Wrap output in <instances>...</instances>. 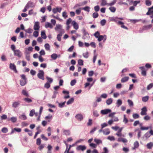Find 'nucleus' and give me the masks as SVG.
<instances>
[{
  "label": "nucleus",
  "instance_id": "f257e3e1",
  "mask_svg": "<svg viewBox=\"0 0 153 153\" xmlns=\"http://www.w3.org/2000/svg\"><path fill=\"white\" fill-rule=\"evenodd\" d=\"M44 72L43 71L40 70L38 74H37V76L39 78L44 80Z\"/></svg>",
  "mask_w": 153,
  "mask_h": 153
},
{
  "label": "nucleus",
  "instance_id": "f03ea898",
  "mask_svg": "<svg viewBox=\"0 0 153 153\" xmlns=\"http://www.w3.org/2000/svg\"><path fill=\"white\" fill-rule=\"evenodd\" d=\"M14 53V55L16 56L19 57H21L22 56V53L21 51L18 49H16L13 51Z\"/></svg>",
  "mask_w": 153,
  "mask_h": 153
},
{
  "label": "nucleus",
  "instance_id": "7ed1b4c3",
  "mask_svg": "<svg viewBox=\"0 0 153 153\" xmlns=\"http://www.w3.org/2000/svg\"><path fill=\"white\" fill-rule=\"evenodd\" d=\"M10 68L11 70L14 71L15 73H17V71L16 69V66L14 64L10 63Z\"/></svg>",
  "mask_w": 153,
  "mask_h": 153
},
{
  "label": "nucleus",
  "instance_id": "20e7f679",
  "mask_svg": "<svg viewBox=\"0 0 153 153\" xmlns=\"http://www.w3.org/2000/svg\"><path fill=\"white\" fill-rule=\"evenodd\" d=\"M62 10V8L61 7H56V8H54L52 10V11L53 13H56L57 12L60 13Z\"/></svg>",
  "mask_w": 153,
  "mask_h": 153
},
{
  "label": "nucleus",
  "instance_id": "39448f33",
  "mask_svg": "<svg viewBox=\"0 0 153 153\" xmlns=\"http://www.w3.org/2000/svg\"><path fill=\"white\" fill-rule=\"evenodd\" d=\"M86 149V148L85 146H82V145H80L79 146H78L77 148H76V149L77 150H81L82 151H84L85 150V149Z\"/></svg>",
  "mask_w": 153,
  "mask_h": 153
},
{
  "label": "nucleus",
  "instance_id": "423d86ee",
  "mask_svg": "<svg viewBox=\"0 0 153 153\" xmlns=\"http://www.w3.org/2000/svg\"><path fill=\"white\" fill-rule=\"evenodd\" d=\"M72 25H73L74 28V29H76V30H77L79 28V25L75 21H73L72 22Z\"/></svg>",
  "mask_w": 153,
  "mask_h": 153
},
{
  "label": "nucleus",
  "instance_id": "0eeeda50",
  "mask_svg": "<svg viewBox=\"0 0 153 153\" xmlns=\"http://www.w3.org/2000/svg\"><path fill=\"white\" fill-rule=\"evenodd\" d=\"M147 110L146 107H144L141 109V114L142 115H146L147 114Z\"/></svg>",
  "mask_w": 153,
  "mask_h": 153
},
{
  "label": "nucleus",
  "instance_id": "6e6552de",
  "mask_svg": "<svg viewBox=\"0 0 153 153\" xmlns=\"http://www.w3.org/2000/svg\"><path fill=\"white\" fill-rule=\"evenodd\" d=\"M151 14H153V5L151 7L149 8L148 11L146 13V15L148 16Z\"/></svg>",
  "mask_w": 153,
  "mask_h": 153
},
{
  "label": "nucleus",
  "instance_id": "1a4fd4ad",
  "mask_svg": "<svg viewBox=\"0 0 153 153\" xmlns=\"http://www.w3.org/2000/svg\"><path fill=\"white\" fill-rule=\"evenodd\" d=\"M39 22H36L34 26H33V29L35 30H39Z\"/></svg>",
  "mask_w": 153,
  "mask_h": 153
},
{
  "label": "nucleus",
  "instance_id": "9d476101",
  "mask_svg": "<svg viewBox=\"0 0 153 153\" xmlns=\"http://www.w3.org/2000/svg\"><path fill=\"white\" fill-rule=\"evenodd\" d=\"M123 129V128H119V129L118 130V131H117V133L116 134V135L118 137H124V135L122 134L121 133V131Z\"/></svg>",
  "mask_w": 153,
  "mask_h": 153
},
{
  "label": "nucleus",
  "instance_id": "9b49d317",
  "mask_svg": "<svg viewBox=\"0 0 153 153\" xmlns=\"http://www.w3.org/2000/svg\"><path fill=\"white\" fill-rule=\"evenodd\" d=\"M111 110L109 109H106L104 110H101V114H106L108 113H110Z\"/></svg>",
  "mask_w": 153,
  "mask_h": 153
},
{
  "label": "nucleus",
  "instance_id": "f8f14e48",
  "mask_svg": "<svg viewBox=\"0 0 153 153\" xmlns=\"http://www.w3.org/2000/svg\"><path fill=\"white\" fill-rule=\"evenodd\" d=\"M75 117L78 120L81 121L82 120L83 117L82 114H77L75 116Z\"/></svg>",
  "mask_w": 153,
  "mask_h": 153
},
{
  "label": "nucleus",
  "instance_id": "ddd939ff",
  "mask_svg": "<svg viewBox=\"0 0 153 153\" xmlns=\"http://www.w3.org/2000/svg\"><path fill=\"white\" fill-rule=\"evenodd\" d=\"M97 38H98V41L100 42L104 39V42L106 39V36L105 35H104V36L103 35H100Z\"/></svg>",
  "mask_w": 153,
  "mask_h": 153
},
{
  "label": "nucleus",
  "instance_id": "4468645a",
  "mask_svg": "<svg viewBox=\"0 0 153 153\" xmlns=\"http://www.w3.org/2000/svg\"><path fill=\"white\" fill-rule=\"evenodd\" d=\"M109 20L110 22H114L116 23L118 21V17H110Z\"/></svg>",
  "mask_w": 153,
  "mask_h": 153
},
{
  "label": "nucleus",
  "instance_id": "2eb2a0df",
  "mask_svg": "<svg viewBox=\"0 0 153 153\" xmlns=\"http://www.w3.org/2000/svg\"><path fill=\"white\" fill-rule=\"evenodd\" d=\"M53 116L51 114H49L48 116H46L45 118V119L48 120V121L50 122Z\"/></svg>",
  "mask_w": 153,
  "mask_h": 153
},
{
  "label": "nucleus",
  "instance_id": "dca6fc26",
  "mask_svg": "<svg viewBox=\"0 0 153 153\" xmlns=\"http://www.w3.org/2000/svg\"><path fill=\"white\" fill-rule=\"evenodd\" d=\"M20 104V102L17 101V102H15L12 104V107L14 108H16Z\"/></svg>",
  "mask_w": 153,
  "mask_h": 153
},
{
  "label": "nucleus",
  "instance_id": "f3484780",
  "mask_svg": "<svg viewBox=\"0 0 153 153\" xmlns=\"http://www.w3.org/2000/svg\"><path fill=\"white\" fill-rule=\"evenodd\" d=\"M133 145H134V147L132 148L133 150H135L136 148H138L139 146V143L137 141L134 142V144Z\"/></svg>",
  "mask_w": 153,
  "mask_h": 153
},
{
  "label": "nucleus",
  "instance_id": "a211bd4d",
  "mask_svg": "<svg viewBox=\"0 0 153 153\" xmlns=\"http://www.w3.org/2000/svg\"><path fill=\"white\" fill-rule=\"evenodd\" d=\"M45 27L46 28L49 27L50 28H52L53 27V26L51 25V23L48 22H46L45 25Z\"/></svg>",
  "mask_w": 153,
  "mask_h": 153
},
{
  "label": "nucleus",
  "instance_id": "6ab92c4d",
  "mask_svg": "<svg viewBox=\"0 0 153 153\" xmlns=\"http://www.w3.org/2000/svg\"><path fill=\"white\" fill-rule=\"evenodd\" d=\"M103 134L105 135H108L110 133V131L109 128H107L103 131Z\"/></svg>",
  "mask_w": 153,
  "mask_h": 153
},
{
  "label": "nucleus",
  "instance_id": "aec40b11",
  "mask_svg": "<svg viewBox=\"0 0 153 153\" xmlns=\"http://www.w3.org/2000/svg\"><path fill=\"white\" fill-rule=\"evenodd\" d=\"M129 79L128 76L124 77L123 78H122L121 79V82L122 83H124L126 81H128Z\"/></svg>",
  "mask_w": 153,
  "mask_h": 153
},
{
  "label": "nucleus",
  "instance_id": "412c9836",
  "mask_svg": "<svg viewBox=\"0 0 153 153\" xmlns=\"http://www.w3.org/2000/svg\"><path fill=\"white\" fill-rule=\"evenodd\" d=\"M19 118L22 120H25L27 119V117L25 114H22L19 116Z\"/></svg>",
  "mask_w": 153,
  "mask_h": 153
},
{
  "label": "nucleus",
  "instance_id": "4be33fe9",
  "mask_svg": "<svg viewBox=\"0 0 153 153\" xmlns=\"http://www.w3.org/2000/svg\"><path fill=\"white\" fill-rule=\"evenodd\" d=\"M41 36L42 38L44 39H46V35L45 33V31H42L41 33Z\"/></svg>",
  "mask_w": 153,
  "mask_h": 153
},
{
  "label": "nucleus",
  "instance_id": "5701e85b",
  "mask_svg": "<svg viewBox=\"0 0 153 153\" xmlns=\"http://www.w3.org/2000/svg\"><path fill=\"white\" fill-rule=\"evenodd\" d=\"M152 146H153V143L150 142L148 143H147L146 145L147 148L149 149H151Z\"/></svg>",
  "mask_w": 153,
  "mask_h": 153
},
{
  "label": "nucleus",
  "instance_id": "b1692460",
  "mask_svg": "<svg viewBox=\"0 0 153 153\" xmlns=\"http://www.w3.org/2000/svg\"><path fill=\"white\" fill-rule=\"evenodd\" d=\"M26 84V80H22L20 81V84L22 86H23Z\"/></svg>",
  "mask_w": 153,
  "mask_h": 153
},
{
  "label": "nucleus",
  "instance_id": "393cba45",
  "mask_svg": "<svg viewBox=\"0 0 153 153\" xmlns=\"http://www.w3.org/2000/svg\"><path fill=\"white\" fill-rule=\"evenodd\" d=\"M94 142L96 143L97 144H102V140L98 139H97L95 138L94 139Z\"/></svg>",
  "mask_w": 153,
  "mask_h": 153
},
{
  "label": "nucleus",
  "instance_id": "a878e982",
  "mask_svg": "<svg viewBox=\"0 0 153 153\" xmlns=\"http://www.w3.org/2000/svg\"><path fill=\"white\" fill-rule=\"evenodd\" d=\"M22 94L25 96L26 97H28L29 95L28 94L27 92L25 90H23L22 91Z\"/></svg>",
  "mask_w": 153,
  "mask_h": 153
},
{
  "label": "nucleus",
  "instance_id": "bb28decb",
  "mask_svg": "<svg viewBox=\"0 0 153 153\" xmlns=\"http://www.w3.org/2000/svg\"><path fill=\"white\" fill-rule=\"evenodd\" d=\"M46 78L48 80V82L46 83H51L53 81V79L52 78H51L50 77H49L48 76H47Z\"/></svg>",
  "mask_w": 153,
  "mask_h": 153
},
{
  "label": "nucleus",
  "instance_id": "cd10ccee",
  "mask_svg": "<svg viewBox=\"0 0 153 153\" xmlns=\"http://www.w3.org/2000/svg\"><path fill=\"white\" fill-rule=\"evenodd\" d=\"M112 99L111 98H109L106 100V103L108 105L111 104L112 102Z\"/></svg>",
  "mask_w": 153,
  "mask_h": 153
},
{
  "label": "nucleus",
  "instance_id": "c85d7f7f",
  "mask_svg": "<svg viewBox=\"0 0 153 153\" xmlns=\"http://www.w3.org/2000/svg\"><path fill=\"white\" fill-rule=\"evenodd\" d=\"M149 99V96H145L142 98V101L143 102H146L148 101Z\"/></svg>",
  "mask_w": 153,
  "mask_h": 153
},
{
  "label": "nucleus",
  "instance_id": "c756f323",
  "mask_svg": "<svg viewBox=\"0 0 153 153\" xmlns=\"http://www.w3.org/2000/svg\"><path fill=\"white\" fill-rule=\"evenodd\" d=\"M44 46L45 49L47 51H49L50 50V46L48 43L45 44Z\"/></svg>",
  "mask_w": 153,
  "mask_h": 153
},
{
  "label": "nucleus",
  "instance_id": "7c9ffc66",
  "mask_svg": "<svg viewBox=\"0 0 153 153\" xmlns=\"http://www.w3.org/2000/svg\"><path fill=\"white\" fill-rule=\"evenodd\" d=\"M24 100L26 102H32V100L29 98H24Z\"/></svg>",
  "mask_w": 153,
  "mask_h": 153
},
{
  "label": "nucleus",
  "instance_id": "2f4dec72",
  "mask_svg": "<svg viewBox=\"0 0 153 153\" xmlns=\"http://www.w3.org/2000/svg\"><path fill=\"white\" fill-rule=\"evenodd\" d=\"M117 107H119V106L121 105L122 104V101L121 100L119 99L117 100Z\"/></svg>",
  "mask_w": 153,
  "mask_h": 153
},
{
  "label": "nucleus",
  "instance_id": "473e14b6",
  "mask_svg": "<svg viewBox=\"0 0 153 153\" xmlns=\"http://www.w3.org/2000/svg\"><path fill=\"white\" fill-rule=\"evenodd\" d=\"M74 101V99L73 98H71L69 99V100L67 102V105H69L72 102H73Z\"/></svg>",
  "mask_w": 153,
  "mask_h": 153
},
{
  "label": "nucleus",
  "instance_id": "72a5a7b5",
  "mask_svg": "<svg viewBox=\"0 0 153 153\" xmlns=\"http://www.w3.org/2000/svg\"><path fill=\"white\" fill-rule=\"evenodd\" d=\"M152 27V25H149L144 26L143 27V29L144 30H147L148 29H150Z\"/></svg>",
  "mask_w": 153,
  "mask_h": 153
},
{
  "label": "nucleus",
  "instance_id": "f704fd0d",
  "mask_svg": "<svg viewBox=\"0 0 153 153\" xmlns=\"http://www.w3.org/2000/svg\"><path fill=\"white\" fill-rule=\"evenodd\" d=\"M81 9L88 12H89L90 11V7L88 6H86L83 7Z\"/></svg>",
  "mask_w": 153,
  "mask_h": 153
},
{
  "label": "nucleus",
  "instance_id": "c9c22d12",
  "mask_svg": "<svg viewBox=\"0 0 153 153\" xmlns=\"http://www.w3.org/2000/svg\"><path fill=\"white\" fill-rule=\"evenodd\" d=\"M50 83L48 82H46L44 85V87L46 89H48L50 87Z\"/></svg>",
  "mask_w": 153,
  "mask_h": 153
},
{
  "label": "nucleus",
  "instance_id": "e433bc0d",
  "mask_svg": "<svg viewBox=\"0 0 153 153\" xmlns=\"http://www.w3.org/2000/svg\"><path fill=\"white\" fill-rule=\"evenodd\" d=\"M1 131L3 133H6L8 132V129L6 127H4L1 129Z\"/></svg>",
  "mask_w": 153,
  "mask_h": 153
},
{
  "label": "nucleus",
  "instance_id": "4c0bfd02",
  "mask_svg": "<svg viewBox=\"0 0 153 153\" xmlns=\"http://www.w3.org/2000/svg\"><path fill=\"white\" fill-rule=\"evenodd\" d=\"M62 16L65 19H66L68 17L66 12L64 11L62 13Z\"/></svg>",
  "mask_w": 153,
  "mask_h": 153
},
{
  "label": "nucleus",
  "instance_id": "58836bf2",
  "mask_svg": "<svg viewBox=\"0 0 153 153\" xmlns=\"http://www.w3.org/2000/svg\"><path fill=\"white\" fill-rule=\"evenodd\" d=\"M63 132L64 134L66 135H69L70 134V131L69 130H64Z\"/></svg>",
  "mask_w": 153,
  "mask_h": 153
},
{
  "label": "nucleus",
  "instance_id": "ea45409f",
  "mask_svg": "<svg viewBox=\"0 0 153 153\" xmlns=\"http://www.w3.org/2000/svg\"><path fill=\"white\" fill-rule=\"evenodd\" d=\"M10 120L13 123H15L16 122L17 118L15 117H12L10 118Z\"/></svg>",
  "mask_w": 153,
  "mask_h": 153
},
{
  "label": "nucleus",
  "instance_id": "a19ab883",
  "mask_svg": "<svg viewBox=\"0 0 153 153\" xmlns=\"http://www.w3.org/2000/svg\"><path fill=\"white\" fill-rule=\"evenodd\" d=\"M62 28V26L60 25H56V27H55V30H58L61 29Z\"/></svg>",
  "mask_w": 153,
  "mask_h": 153
},
{
  "label": "nucleus",
  "instance_id": "79ce46f5",
  "mask_svg": "<svg viewBox=\"0 0 153 153\" xmlns=\"http://www.w3.org/2000/svg\"><path fill=\"white\" fill-rule=\"evenodd\" d=\"M123 122L124 123H128V120L127 119L126 117V115L124 114L123 115Z\"/></svg>",
  "mask_w": 153,
  "mask_h": 153
},
{
  "label": "nucleus",
  "instance_id": "37998d69",
  "mask_svg": "<svg viewBox=\"0 0 153 153\" xmlns=\"http://www.w3.org/2000/svg\"><path fill=\"white\" fill-rule=\"evenodd\" d=\"M51 57L53 59H55L57 58V55L56 53H53L51 55Z\"/></svg>",
  "mask_w": 153,
  "mask_h": 153
},
{
  "label": "nucleus",
  "instance_id": "c03bdc74",
  "mask_svg": "<svg viewBox=\"0 0 153 153\" xmlns=\"http://www.w3.org/2000/svg\"><path fill=\"white\" fill-rule=\"evenodd\" d=\"M146 5L148 6H149L151 5V2L149 0H146Z\"/></svg>",
  "mask_w": 153,
  "mask_h": 153
},
{
  "label": "nucleus",
  "instance_id": "a18cd8bd",
  "mask_svg": "<svg viewBox=\"0 0 153 153\" xmlns=\"http://www.w3.org/2000/svg\"><path fill=\"white\" fill-rule=\"evenodd\" d=\"M133 117V118L134 119H137L138 118H139V115L137 114H133L132 115Z\"/></svg>",
  "mask_w": 153,
  "mask_h": 153
},
{
  "label": "nucleus",
  "instance_id": "49530a36",
  "mask_svg": "<svg viewBox=\"0 0 153 153\" xmlns=\"http://www.w3.org/2000/svg\"><path fill=\"white\" fill-rule=\"evenodd\" d=\"M107 4V1L105 0H102L101 4V6H105Z\"/></svg>",
  "mask_w": 153,
  "mask_h": 153
},
{
  "label": "nucleus",
  "instance_id": "de8ad7c7",
  "mask_svg": "<svg viewBox=\"0 0 153 153\" xmlns=\"http://www.w3.org/2000/svg\"><path fill=\"white\" fill-rule=\"evenodd\" d=\"M24 31L27 33H32L33 30L32 29H31L30 28H29L25 30Z\"/></svg>",
  "mask_w": 153,
  "mask_h": 153
},
{
  "label": "nucleus",
  "instance_id": "09e8293b",
  "mask_svg": "<svg viewBox=\"0 0 153 153\" xmlns=\"http://www.w3.org/2000/svg\"><path fill=\"white\" fill-rule=\"evenodd\" d=\"M111 12H112L113 13H114L116 11V8L114 7H110L109 8Z\"/></svg>",
  "mask_w": 153,
  "mask_h": 153
},
{
  "label": "nucleus",
  "instance_id": "8fccbe9b",
  "mask_svg": "<svg viewBox=\"0 0 153 153\" xmlns=\"http://www.w3.org/2000/svg\"><path fill=\"white\" fill-rule=\"evenodd\" d=\"M72 19L71 18H69L67 19L66 24V25H69L70 24L71 22L72 23Z\"/></svg>",
  "mask_w": 153,
  "mask_h": 153
},
{
  "label": "nucleus",
  "instance_id": "3c124183",
  "mask_svg": "<svg viewBox=\"0 0 153 153\" xmlns=\"http://www.w3.org/2000/svg\"><path fill=\"white\" fill-rule=\"evenodd\" d=\"M33 36L35 37H37L39 36V32L37 31H34L33 33Z\"/></svg>",
  "mask_w": 153,
  "mask_h": 153
},
{
  "label": "nucleus",
  "instance_id": "603ef678",
  "mask_svg": "<svg viewBox=\"0 0 153 153\" xmlns=\"http://www.w3.org/2000/svg\"><path fill=\"white\" fill-rule=\"evenodd\" d=\"M33 5V3L30 1L28 2V3L26 4V7H32Z\"/></svg>",
  "mask_w": 153,
  "mask_h": 153
},
{
  "label": "nucleus",
  "instance_id": "864d4df0",
  "mask_svg": "<svg viewBox=\"0 0 153 153\" xmlns=\"http://www.w3.org/2000/svg\"><path fill=\"white\" fill-rule=\"evenodd\" d=\"M7 118V116L5 114H3L1 116V120H5Z\"/></svg>",
  "mask_w": 153,
  "mask_h": 153
},
{
  "label": "nucleus",
  "instance_id": "5fc2aeb1",
  "mask_svg": "<svg viewBox=\"0 0 153 153\" xmlns=\"http://www.w3.org/2000/svg\"><path fill=\"white\" fill-rule=\"evenodd\" d=\"M35 113V110L33 109L30 111V116L31 117H32L33 116V115Z\"/></svg>",
  "mask_w": 153,
  "mask_h": 153
},
{
  "label": "nucleus",
  "instance_id": "6e6d98bb",
  "mask_svg": "<svg viewBox=\"0 0 153 153\" xmlns=\"http://www.w3.org/2000/svg\"><path fill=\"white\" fill-rule=\"evenodd\" d=\"M92 120L91 119H89L88 122L87 124L88 126H90L92 125Z\"/></svg>",
  "mask_w": 153,
  "mask_h": 153
},
{
  "label": "nucleus",
  "instance_id": "4d7b16f0",
  "mask_svg": "<svg viewBox=\"0 0 153 153\" xmlns=\"http://www.w3.org/2000/svg\"><path fill=\"white\" fill-rule=\"evenodd\" d=\"M108 139L110 140H115V138L113 136H109L107 137Z\"/></svg>",
  "mask_w": 153,
  "mask_h": 153
},
{
  "label": "nucleus",
  "instance_id": "13d9d810",
  "mask_svg": "<svg viewBox=\"0 0 153 153\" xmlns=\"http://www.w3.org/2000/svg\"><path fill=\"white\" fill-rule=\"evenodd\" d=\"M153 87V83H151L149 85L147 86V89L149 90L152 88Z\"/></svg>",
  "mask_w": 153,
  "mask_h": 153
},
{
  "label": "nucleus",
  "instance_id": "bf43d9fd",
  "mask_svg": "<svg viewBox=\"0 0 153 153\" xmlns=\"http://www.w3.org/2000/svg\"><path fill=\"white\" fill-rule=\"evenodd\" d=\"M41 140L39 138H38L36 140V144L37 145L39 146L41 144Z\"/></svg>",
  "mask_w": 153,
  "mask_h": 153
},
{
  "label": "nucleus",
  "instance_id": "052dcab7",
  "mask_svg": "<svg viewBox=\"0 0 153 153\" xmlns=\"http://www.w3.org/2000/svg\"><path fill=\"white\" fill-rule=\"evenodd\" d=\"M76 82V81L75 79H74L71 81V85L73 86L74 85Z\"/></svg>",
  "mask_w": 153,
  "mask_h": 153
},
{
  "label": "nucleus",
  "instance_id": "680f3d73",
  "mask_svg": "<svg viewBox=\"0 0 153 153\" xmlns=\"http://www.w3.org/2000/svg\"><path fill=\"white\" fill-rule=\"evenodd\" d=\"M100 33L98 31H97L94 34V36L96 38H98L100 36Z\"/></svg>",
  "mask_w": 153,
  "mask_h": 153
},
{
  "label": "nucleus",
  "instance_id": "e2e57ef3",
  "mask_svg": "<svg viewBox=\"0 0 153 153\" xmlns=\"http://www.w3.org/2000/svg\"><path fill=\"white\" fill-rule=\"evenodd\" d=\"M78 64L80 65H83V61L82 60L79 59L78 61Z\"/></svg>",
  "mask_w": 153,
  "mask_h": 153
},
{
  "label": "nucleus",
  "instance_id": "0e129e2a",
  "mask_svg": "<svg viewBox=\"0 0 153 153\" xmlns=\"http://www.w3.org/2000/svg\"><path fill=\"white\" fill-rule=\"evenodd\" d=\"M116 0H114L112 1L109 4H108V5L109 6H112L116 2Z\"/></svg>",
  "mask_w": 153,
  "mask_h": 153
},
{
  "label": "nucleus",
  "instance_id": "69168bd1",
  "mask_svg": "<svg viewBox=\"0 0 153 153\" xmlns=\"http://www.w3.org/2000/svg\"><path fill=\"white\" fill-rule=\"evenodd\" d=\"M128 104L130 106H132L133 105V102L132 100H128Z\"/></svg>",
  "mask_w": 153,
  "mask_h": 153
},
{
  "label": "nucleus",
  "instance_id": "338daca9",
  "mask_svg": "<svg viewBox=\"0 0 153 153\" xmlns=\"http://www.w3.org/2000/svg\"><path fill=\"white\" fill-rule=\"evenodd\" d=\"M83 57H85V58H88L89 56V55H88V52H87L86 53H85L83 54Z\"/></svg>",
  "mask_w": 153,
  "mask_h": 153
},
{
  "label": "nucleus",
  "instance_id": "774afa93",
  "mask_svg": "<svg viewBox=\"0 0 153 153\" xmlns=\"http://www.w3.org/2000/svg\"><path fill=\"white\" fill-rule=\"evenodd\" d=\"M65 101L64 102L62 103H59V104H58V105H59V107L60 108H62L63 107L65 104Z\"/></svg>",
  "mask_w": 153,
  "mask_h": 153
}]
</instances>
